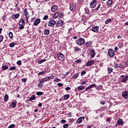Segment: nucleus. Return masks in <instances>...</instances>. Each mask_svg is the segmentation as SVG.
Masks as SVG:
<instances>
[{
  "label": "nucleus",
  "mask_w": 128,
  "mask_h": 128,
  "mask_svg": "<svg viewBox=\"0 0 128 128\" xmlns=\"http://www.w3.org/2000/svg\"><path fill=\"white\" fill-rule=\"evenodd\" d=\"M117 123L118 126H122V124H124V121L122 119H118L117 121Z\"/></svg>",
  "instance_id": "nucleus-20"
},
{
  "label": "nucleus",
  "mask_w": 128,
  "mask_h": 128,
  "mask_svg": "<svg viewBox=\"0 0 128 128\" xmlns=\"http://www.w3.org/2000/svg\"><path fill=\"white\" fill-rule=\"evenodd\" d=\"M60 16V12H56L55 14H54L53 16V18H58V16Z\"/></svg>",
  "instance_id": "nucleus-24"
},
{
  "label": "nucleus",
  "mask_w": 128,
  "mask_h": 128,
  "mask_svg": "<svg viewBox=\"0 0 128 128\" xmlns=\"http://www.w3.org/2000/svg\"><path fill=\"white\" fill-rule=\"evenodd\" d=\"M8 34H9V37H10V38H14V35L12 34V32H10L8 33Z\"/></svg>",
  "instance_id": "nucleus-37"
},
{
  "label": "nucleus",
  "mask_w": 128,
  "mask_h": 128,
  "mask_svg": "<svg viewBox=\"0 0 128 128\" xmlns=\"http://www.w3.org/2000/svg\"><path fill=\"white\" fill-rule=\"evenodd\" d=\"M40 22V19L37 18L34 21V26H38Z\"/></svg>",
  "instance_id": "nucleus-15"
},
{
  "label": "nucleus",
  "mask_w": 128,
  "mask_h": 128,
  "mask_svg": "<svg viewBox=\"0 0 128 128\" xmlns=\"http://www.w3.org/2000/svg\"><path fill=\"white\" fill-rule=\"evenodd\" d=\"M44 86V84H42V82H40L38 84V88H41V86Z\"/></svg>",
  "instance_id": "nucleus-44"
},
{
  "label": "nucleus",
  "mask_w": 128,
  "mask_h": 128,
  "mask_svg": "<svg viewBox=\"0 0 128 128\" xmlns=\"http://www.w3.org/2000/svg\"><path fill=\"white\" fill-rule=\"evenodd\" d=\"M57 56L59 60H60L61 62H64V58H66L64 57V54L58 52Z\"/></svg>",
  "instance_id": "nucleus-3"
},
{
  "label": "nucleus",
  "mask_w": 128,
  "mask_h": 128,
  "mask_svg": "<svg viewBox=\"0 0 128 128\" xmlns=\"http://www.w3.org/2000/svg\"><path fill=\"white\" fill-rule=\"evenodd\" d=\"M68 124H64V126H63V127L64 128H68Z\"/></svg>",
  "instance_id": "nucleus-53"
},
{
  "label": "nucleus",
  "mask_w": 128,
  "mask_h": 128,
  "mask_svg": "<svg viewBox=\"0 0 128 128\" xmlns=\"http://www.w3.org/2000/svg\"><path fill=\"white\" fill-rule=\"evenodd\" d=\"M14 18H18L20 17V14H14Z\"/></svg>",
  "instance_id": "nucleus-39"
},
{
  "label": "nucleus",
  "mask_w": 128,
  "mask_h": 128,
  "mask_svg": "<svg viewBox=\"0 0 128 128\" xmlns=\"http://www.w3.org/2000/svg\"><path fill=\"white\" fill-rule=\"evenodd\" d=\"M82 120H84V116H82L80 117L76 121V124H80L82 122Z\"/></svg>",
  "instance_id": "nucleus-14"
},
{
  "label": "nucleus",
  "mask_w": 128,
  "mask_h": 128,
  "mask_svg": "<svg viewBox=\"0 0 128 128\" xmlns=\"http://www.w3.org/2000/svg\"><path fill=\"white\" fill-rule=\"evenodd\" d=\"M58 86H64V84H62V83H58Z\"/></svg>",
  "instance_id": "nucleus-60"
},
{
  "label": "nucleus",
  "mask_w": 128,
  "mask_h": 128,
  "mask_svg": "<svg viewBox=\"0 0 128 128\" xmlns=\"http://www.w3.org/2000/svg\"><path fill=\"white\" fill-rule=\"evenodd\" d=\"M95 88L98 90H100V86H97L96 85V86H95Z\"/></svg>",
  "instance_id": "nucleus-57"
},
{
  "label": "nucleus",
  "mask_w": 128,
  "mask_h": 128,
  "mask_svg": "<svg viewBox=\"0 0 128 128\" xmlns=\"http://www.w3.org/2000/svg\"><path fill=\"white\" fill-rule=\"evenodd\" d=\"M18 104V102L16 101V100H14L12 102H11L10 106L11 108H16V104Z\"/></svg>",
  "instance_id": "nucleus-16"
},
{
  "label": "nucleus",
  "mask_w": 128,
  "mask_h": 128,
  "mask_svg": "<svg viewBox=\"0 0 128 128\" xmlns=\"http://www.w3.org/2000/svg\"><path fill=\"white\" fill-rule=\"evenodd\" d=\"M108 56L110 58H114V50L112 48H110L108 50Z\"/></svg>",
  "instance_id": "nucleus-4"
},
{
  "label": "nucleus",
  "mask_w": 128,
  "mask_h": 128,
  "mask_svg": "<svg viewBox=\"0 0 128 128\" xmlns=\"http://www.w3.org/2000/svg\"><path fill=\"white\" fill-rule=\"evenodd\" d=\"M68 74H70V72H66L64 74V76H68Z\"/></svg>",
  "instance_id": "nucleus-59"
},
{
  "label": "nucleus",
  "mask_w": 128,
  "mask_h": 128,
  "mask_svg": "<svg viewBox=\"0 0 128 128\" xmlns=\"http://www.w3.org/2000/svg\"><path fill=\"white\" fill-rule=\"evenodd\" d=\"M90 90V86H88L86 89L85 90Z\"/></svg>",
  "instance_id": "nucleus-63"
},
{
  "label": "nucleus",
  "mask_w": 128,
  "mask_h": 128,
  "mask_svg": "<svg viewBox=\"0 0 128 128\" xmlns=\"http://www.w3.org/2000/svg\"><path fill=\"white\" fill-rule=\"evenodd\" d=\"M92 46V41H89L88 42H87L85 44L86 48H90V46Z\"/></svg>",
  "instance_id": "nucleus-17"
},
{
  "label": "nucleus",
  "mask_w": 128,
  "mask_h": 128,
  "mask_svg": "<svg viewBox=\"0 0 128 128\" xmlns=\"http://www.w3.org/2000/svg\"><path fill=\"white\" fill-rule=\"evenodd\" d=\"M16 66H12L10 68V70H16Z\"/></svg>",
  "instance_id": "nucleus-47"
},
{
  "label": "nucleus",
  "mask_w": 128,
  "mask_h": 128,
  "mask_svg": "<svg viewBox=\"0 0 128 128\" xmlns=\"http://www.w3.org/2000/svg\"><path fill=\"white\" fill-rule=\"evenodd\" d=\"M110 22H112V19H108L105 22L106 24H110Z\"/></svg>",
  "instance_id": "nucleus-35"
},
{
  "label": "nucleus",
  "mask_w": 128,
  "mask_h": 128,
  "mask_svg": "<svg viewBox=\"0 0 128 128\" xmlns=\"http://www.w3.org/2000/svg\"><path fill=\"white\" fill-rule=\"evenodd\" d=\"M46 60L45 59L41 60L38 61V64H42V62H46Z\"/></svg>",
  "instance_id": "nucleus-36"
},
{
  "label": "nucleus",
  "mask_w": 128,
  "mask_h": 128,
  "mask_svg": "<svg viewBox=\"0 0 128 128\" xmlns=\"http://www.w3.org/2000/svg\"><path fill=\"white\" fill-rule=\"evenodd\" d=\"M22 82H26V79L25 78H24L22 80Z\"/></svg>",
  "instance_id": "nucleus-58"
},
{
  "label": "nucleus",
  "mask_w": 128,
  "mask_h": 128,
  "mask_svg": "<svg viewBox=\"0 0 128 128\" xmlns=\"http://www.w3.org/2000/svg\"><path fill=\"white\" fill-rule=\"evenodd\" d=\"M86 74V71H82L81 72V76H84V74Z\"/></svg>",
  "instance_id": "nucleus-48"
},
{
  "label": "nucleus",
  "mask_w": 128,
  "mask_h": 128,
  "mask_svg": "<svg viewBox=\"0 0 128 128\" xmlns=\"http://www.w3.org/2000/svg\"><path fill=\"white\" fill-rule=\"evenodd\" d=\"M74 52H80V48L78 46L74 47Z\"/></svg>",
  "instance_id": "nucleus-30"
},
{
  "label": "nucleus",
  "mask_w": 128,
  "mask_h": 128,
  "mask_svg": "<svg viewBox=\"0 0 128 128\" xmlns=\"http://www.w3.org/2000/svg\"><path fill=\"white\" fill-rule=\"evenodd\" d=\"M118 68H124L126 66H123L122 65L120 64Z\"/></svg>",
  "instance_id": "nucleus-50"
},
{
  "label": "nucleus",
  "mask_w": 128,
  "mask_h": 128,
  "mask_svg": "<svg viewBox=\"0 0 128 128\" xmlns=\"http://www.w3.org/2000/svg\"><path fill=\"white\" fill-rule=\"evenodd\" d=\"M56 24V23L54 20H51L48 22V26H54Z\"/></svg>",
  "instance_id": "nucleus-8"
},
{
  "label": "nucleus",
  "mask_w": 128,
  "mask_h": 128,
  "mask_svg": "<svg viewBox=\"0 0 128 128\" xmlns=\"http://www.w3.org/2000/svg\"><path fill=\"white\" fill-rule=\"evenodd\" d=\"M62 16H64V14L59 12V18H62Z\"/></svg>",
  "instance_id": "nucleus-54"
},
{
  "label": "nucleus",
  "mask_w": 128,
  "mask_h": 128,
  "mask_svg": "<svg viewBox=\"0 0 128 128\" xmlns=\"http://www.w3.org/2000/svg\"><path fill=\"white\" fill-rule=\"evenodd\" d=\"M46 72L44 71L40 72L39 73H38V76H42V74H44Z\"/></svg>",
  "instance_id": "nucleus-38"
},
{
  "label": "nucleus",
  "mask_w": 128,
  "mask_h": 128,
  "mask_svg": "<svg viewBox=\"0 0 128 128\" xmlns=\"http://www.w3.org/2000/svg\"><path fill=\"white\" fill-rule=\"evenodd\" d=\"M112 2H114L112 0H108L106 2V4L107 6H111L112 4Z\"/></svg>",
  "instance_id": "nucleus-19"
},
{
  "label": "nucleus",
  "mask_w": 128,
  "mask_h": 128,
  "mask_svg": "<svg viewBox=\"0 0 128 128\" xmlns=\"http://www.w3.org/2000/svg\"><path fill=\"white\" fill-rule=\"evenodd\" d=\"M122 96L126 100H128V92L125 90L122 92Z\"/></svg>",
  "instance_id": "nucleus-9"
},
{
  "label": "nucleus",
  "mask_w": 128,
  "mask_h": 128,
  "mask_svg": "<svg viewBox=\"0 0 128 128\" xmlns=\"http://www.w3.org/2000/svg\"><path fill=\"white\" fill-rule=\"evenodd\" d=\"M70 87H66V90H70Z\"/></svg>",
  "instance_id": "nucleus-64"
},
{
  "label": "nucleus",
  "mask_w": 128,
  "mask_h": 128,
  "mask_svg": "<svg viewBox=\"0 0 128 128\" xmlns=\"http://www.w3.org/2000/svg\"><path fill=\"white\" fill-rule=\"evenodd\" d=\"M9 46H10V48H14V46H16V44L14 42H12V43L10 44Z\"/></svg>",
  "instance_id": "nucleus-41"
},
{
  "label": "nucleus",
  "mask_w": 128,
  "mask_h": 128,
  "mask_svg": "<svg viewBox=\"0 0 128 128\" xmlns=\"http://www.w3.org/2000/svg\"><path fill=\"white\" fill-rule=\"evenodd\" d=\"M121 78H122L121 79L122 82H126L128 80V76H124V75L121 76Z\"/></svg>",
  "instance_id": "nucleus-7"
},
{
  "label": "nucleus",
  "mask_w": 128,
  "mask_h": 128,
  "mask_svg": "<svg viewBox=\"0 0 128 128\" xmlns=\"http://www.w3.org/2000/svg\"><path fill=\"white\" fill-rule=\"evenodd\" d=\"M100 28L98 27V26H93L92 28V30L94 32H98V29Z\"/></svg>",
  "instance_id": "nucleus-11"
},
{
  "label": "nucleus",
  "mask_w": 128,
  "mask_h": 128,
  "mask_svg": "<svg viewBox=\"0 0 128 128\" xmlns=\"http://www.w3.org/2000/svg\"><path fill=\"white\" fill-rule=\"evenodd\" d=\"M95 61L94 60H90L86 64V66H92L94 64Z\"/></svg>",
  "instance_id": "nucleus-12"
},
{
  "label": "nucleus",
  "mask_w": 128,
  "mask_h": 128,
  "mask_svg": "<svg viewBox=\"0 0 128 128\" xmlns=\"http://www.w3.org/2000/svg\"><path fill=\"white\" fill-rule=\"evenodd\" d=\"M86 42V40L84 38H80L76 40V43L78 46H83Z\"/></svg>",
  "instance_id": "nucleus-2"
},
{
  "label": "nucleus",
  "mask_w": 128,
  "mask_h": 128,
  "mask_svg": "<svg viewBox=\"0 0 128 128\" xmlns=\"http://www.w3.org/2000/svg\"><path fill=\"white\" fill-rule=\"evenodd\" d=\"M100 4L98 7L96 8V10H100Z\"/></svg>",
  "instance_id": "nucleus-55"
},
{
  "label": "nucleus",
  "mask_w": 128,
  "mask_h": 128,
  "mask_svg": "<svg viewBox=\"0 0 128 128\" xmlns=\"http://www.w3.org/2000/svg\"><path fill=\"white\" fill-rule=\"evenodd\" d=\"M8 66H7L3 65L2 66V70H8Z\"/></svg>",
  "instance_id": "nucleus-31"
},
{
  "label": "nucleus",
  "mask_w": 128,
  "mask_h": 128,
  "mask_svg": "<svg viewBox=\"0 0 128 128\" xmlns=\"http://www.w3.org/2000/svg\"><path fill=\"white\" fill-rule=\"evenodd\" d=\"M86 82H87L86 80H84L81 82L80 84H82V85L86 84Z\"/></svg>",
  "instance_id": "nucleus-51"
},
{
  "label": "nucleus",
  "mask_w": 128,
  "mask_h": 128,
  "mask_svg": "<svg viewBox=\"0 0 128 128\" xmlns=\"http://www.w3.org/2000/svg\"><path fill=\"white\" fill-rule=\"evenodd\" d=\"M89 54L90 55V57L91 58H94L96 56V52L94 51V49H92L90 50Z\"/></svg>",
  "instance_id": "nucleus-5"
},
{
  "label": "nucleus",
  "mask_w": 128,
  "mask_h": 128,
  "mask_svg": "<svg viewBox=\"0 0 128 128\" xmlns=\"http://www.w3.org/2000/svg\"><path fill=\"white\" fill-rule=\"evenodd\" d=\"M100 104H106V102L104 101V100H102V101L100 102Z\"/></svg>",
  "instance_id": "nucleus-56"
},
{
  "label": "nucleus",
  "mask_w": 128,
  "mask_h": 128,
  "mask_svg": "<svg viewBox=\"0 0 128 128\" xmlns=\"http://www.w3.org/2000/svg\"><path fill=\"white\" fill-rule=\"evenodd\" d=\"M8 100V94H5V96L4 97V102H6Z\"/></svg>",
  "instance_id": "nucleus-25"
},
{
  "label": "nucleus",
  "mask_w": 128,
  "mask_h": 128,
  "mask_svg": "<svg viewBox=\"0 0 128 128\" xmlns=\"http://www.w3.org/2000/svg\"><path fill=\"white\" fill-rule=\"evenodd\" d=\"M64 24V21L62 20H59L56 24V28L62 26Z\"/></svg>",
  "instance_id": "nucleus-10"
},
{
  "label": "nucleus",
  "mask_w": 128,
  "mask_h": 128,
  "mask_svg": "<svg viewBox=\"0 0 128 128\" xmlns=\"http://www.w3.org/2000/svg\"><path fill=\"white\" fill-rule=\"evenodd\" d=\"M47 18H48V16H44V17L43 18V20H46Z\"/></svg>",
  "instance_id": "nucleus-52"
},
{
  "label": "nucleus",
  "mask_w": 128,
  "mask_h": 128,
  "mask_svg": "<svg viewBox=\"0 0 128 128\" xmlns=\"http://www.w3.org/2000/svg\"><path fill=\"white\" fill-rule=\"evenodd\" d=\"M86 88V86H80L78 87V90H84V88Z\"/></svg>",
  "instance_id": "nucleus-23"
},
{
  "label": "nucleus",
  "mask_w": 128,
  "mask_h": 128,
  "mask_svg": "<svg viewBox=\"0 0 128 128\" xmlns=\"http://www.w3.org/2000/svg\"><path fill=\"white\" fill-rule=\"evenodd\" d=\"M24 14L26 16H28V9L25 8L24 10Z\"/></svg>",
  "instance_id": "nucleus-34"
},
{
  "label": "nucleus",
  "mask_w": 128,
  "mask_h": 128,
  "mask_svg": "<svg viewBox=\"0 0 128 128\" xmlns=\"http://www.w3.org/2000/svg\"><path fill=\"white\" fill-rule=\"evenodd\" d=\"M90 88H96V84H90Z\"/></svg>",
  "instance_id": "nucleus-40"
},
{
  "label": "nucleus",
  "mask_w": 128,
  "mask_h": 128,
  "mask_svg": "<svg viewBox=\"0 0 128 128\" xmlns=\"http://www.w3.org/2000/svg\"><path fill=\"white\" fill-rule=\"evenodd\" d=\"M26 24V22L23 18H21L19 20L18 26H20L18 27L19 30H24V25Z\"/></svg>",
  "instance_id": "nucleus-1"
},
{
  "label": "nucleus",
  "mask_w": 128,
  "mask_h": 128,
  "mask_svg": "<svg viewBox=\"0 0 128 128\" xmlns=\"http://www.w3.org/2000/svg\"><path fill=\"white\" fill-rule=\"evenodd\" d=\"M14 126H16V124H12L10 126H9L8 128H14Z\"/></svg>",
  "instance_id": "nucleus-43"
},
{
  "label": "nucleus",
  "mask_w": 128,
  "mask_h": 128,
  "mask_svg": "<svg viewBox=\"0 0 128 128\" xmlns=\"http://www.w3.org/2000/svg\"><path fill=\"white\" fill-rule=\"evenodd\" d=\"M60 82V78L55 79L54 80V82Z\"/></svg>",
  "instance_id": "nucleus-46"
},
{
  "label": "nucleus",
  "mask_w": 128,
  "mask_h": 128,
  "mask_svg": "<svg viewBox=\"0 0 128 128\" xmlns=\"http://www.w3.org/2000/svg\"><path fill=\"white\" fill-rule=\"evenodd\" d=\"M61 123L62 124H66V120H61Z\"/></svg>",
  "instance_id": "nucleus-62"
},
{
  "label": "nucleus",
  "mask_w": 128,
  "mask_h": 128,
  "mask_svg": "<svg viewBox=\"0 0 128 128\" xmlns=\"http://www.w3.org/2000/svg\"><path fill=\"white\" fill-rule=\"evenodd\" d=\"M96 0H94L90 3V8H94L96 6Z\"/></svg>",
  "instance_id": "nucleus-6"
},
{
  "label": "nucleus",
  "mask_w": 128,
  "mask_h": 128,
  "mask_svg": "<svg viewBox=\"0 0 128 128\" xmlns=\"http://www.w3.org/2000/svg\"><path fill=\"white\" fill-rule=\"evenodd\" d=\"M44 34L46 36H48V34H50V30L46 29L44 31Z\"/></svg>",
  "instance_id": "nucleus-26"
},
{
  "label": "nucleus",
  "mask_w": 128,
  "mask_h": 128,
  "mask_svg": "<svg viewBox=\"0 0 128 128\" xmlns=\"http://www.w3.org/2000/svg\"><path fill=\"white\" fill-rule=\"evenodd\" d=\"M75 62H76V64H80V62H82V60H77L75 61Z\"/></svg>",
  "instance_id": "nucleus-45"
},
{
  "label": "nucleus",
  "mask_w": 128,
  "mask_h": 128,
  "mask_svg": "<svg viewBox=\"0 0 128 128\" xmlns=\"http://www.w3.org/2000/svg\"><path fill=\"white\" fill-rule=\"evenodd\" d=\"M17 64H18L19 66H22V61L19 60L16 62Z\"/></svg>",
  "instance_id": "nucleus-49"
},
{
  "label": "nucleus",
  "mask_w": 128,
  "mask_h": 128,
  "mask_svg": "<svg viewBox=\"0 0 128 128\" xmlns=\"http://www.w3.org/2000/svg\"><path fill=\"white\" fill-rule=\"evenodd\" d=\"M70 98V94H66L64 96V100H68Z\"/></svg>",
  "instance_id": "nucleus-32"
},
{
  "label": "nucleus",
  "mask_w": 128,
  "mask_h": 128,
  "mask_svg": "<svg viewBox=\"0 0 128 128\" xmlns=\"http://www.w3.org/2000/svg\"><path fill=\"white\" fill-rule=\"evenodd\" d=\"M78 74L76 73L74 74L72 78H73V80H76V78H78Z\"/></svg>",
  "instance_id": "nucleus-29"
},
{
  "label": "nucleus",
  "mask_w": 128,
  "mask_h": 128,
  "mask_svg": "<svg viewBox=\"0 0 128 128\" xmlns=\"http://www.w3.org/2000/svg\"><path fill=\"white\" fill-rule=\"evenodd\" d=\"M51 10L52 12H56V10H58V6H54L52 7Z\"/></svg>",
  "instance_id": "nucleus-22"
},
{
  "label": "nucleus",
  "mask_w": 128,
  "mask_h": 128,
  "mask_svg": "<svg viewBox=\"0 0 128 128\" xmlns=\"http://www.w3.org/2000/svg\"><path fill=\"white\" fill-rule=\"evenodd\" d=\"M120 66V63H118V60L114 62V68H118Z\"/></svg>",
  "instance_id": "nucleus-18"
},
{
  "label": "nucleus",
  "mask_w": 128,
  "mask_h": 128,
  "mask_svg": "<svg viewBox=\"0 0 128 128\" xmlns=\"http://www.w3.org/2000/svg\"><path fill=\"white\" fill-rule=\"evenodd\" d=\"M48 78H49V80H52V78H54V76H48Z\"/></svg>",
  "instance_id": "nucleus-61"
},
{
  "label": "nucleus",
  "mask_w": 128,
  "mask_h": 128,
  "mask_svg": "<svg viewBox=\"0 0 128 128\" xmlns=\"http://www.w3.org/2000/svg\"><path fill=\"white\" fill-rule=\"evenodd\" d=\"M36 96H42L44 94V92H38L36 93Z\"/></svg>",
  "instance_id": "nucleus-33"
},
{
  "label": "nucleus",
  "mask_w": 128,
  "mask_h": 128,
  "mask_svg": "<svg viewBox=\"0 0 128 128\" xmlns=\"http://www.w3.org/2000/svg\"><path fill=\"white\" fill-rule=\"evenodd\" d=\"M112 70H114V68H108V74H112Z\"/></svg>",
  "instance_id": "nucleus-27"
},
{
  "label": "nucleus",
  "mask_w": 128,
  "mask_h": 128,
  "mask_svg": "<svg viewBox=\"0 0 128 128\" xmlns=\"http://www.w3.org/2000/svg\"><path fill=\"white\" fill-rule=\"evenodd\" d=\"M4 40V36L2 35H0V42H2Z\"/></svg>",
  "instance_id": "nucleus-42"
},
{
  "label": "nucleus",
  "mask_w": 128,
  "mask_h": 128,
  "mask_svg": "<svg viewBox=\"0 0 128 128\" xmlns=\"http://www.w3.org/2000/svg\"><path fill=\"white\" fill-rule=\"evenodd\" d=\"M36 98V95H32L30 98L29 100L32 101V100H34Z\"/></svg>",
  "instance_id": "nucleus-28"
},
{
  "label": "nucleus",
  "mask_w": 128,
  "mask_h": 128,
  "mask_svg": "<svg viewBox=\"0 0 128 128\" xmlns=\"http://www.w3.org/2000/svg\"><path fill=\"white\" fill-rule=\"evenodd\" d=\"M48 80H50V78H48V77H46L40 80V82H48Z\"/></svg>",
  "instance_id": "nucleus-21"
},
{
  "label": "nucleus",
  "mask_w": 128,
  "mask_h": 128,
  "mask_svg": "<svg viewBox=\"0 0 128 128\" xmlns=\"http://www.w3.org/2000/svg\"><path fill=\"white\" fill-rule=\"evenodd\" d=\"M70 10L71 12H74L76 10V4H70Z\"/></svg>",
  "instance_id": "nucleus-13"
}]
</instances>
